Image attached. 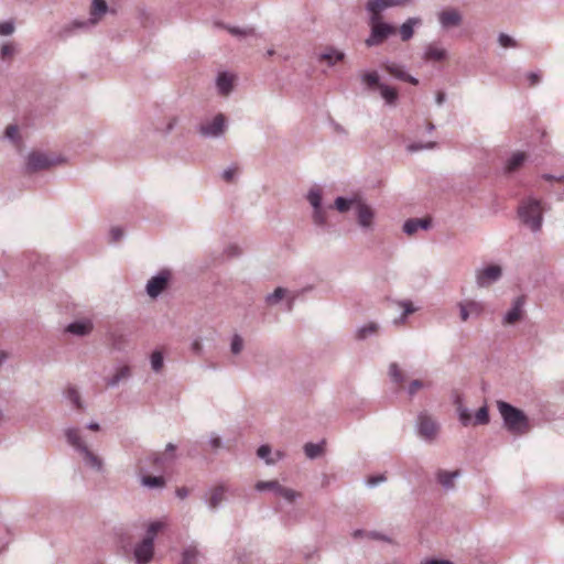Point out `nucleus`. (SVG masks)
<instances>
[{
  "mask_svg": "<svg viewBox=\"0 0 564 564\" xmlns=\"http://www.w3.org/2000/svg\"><path fill=\"white\" fill-rule=\"evenodd\" d=\"M497 408L503 420V425L509 432L522 435L530 431L529 417L522 410L505 401H497Z\"/></svg>",
  "mask_w": 564,
  "mask_h": 564,
  "instance_id": "1",
  "label": "nucleus"
},
{
  "mask_svg": "<svg viewBox=\"0 0 564 564\" xmlns=\"http://www.w3.org/2000/svg\"><path fill=\"white\" fill-rule=\"evenodd\" d=\"M165 528L163 521H153L149 523L144 538L134 545L133 558L135 564H148L154 555V540L160 531Z\"/></svg>",
  "mask_w": 564,
  "mask_h": 564,
  "instance_id": "2",
  "label": "nucleus"
},
{
  "mask_svg": "<svg viewBox=\"0 0 564 564\" xmlns=\"http://www.w3.org/2000/svg\"><path fill=\"white\" fill-rule=\"evenodd\" d=\"M543 212L544 208L542 202L534 197L523 199L518 207V216L520 220L533 232L541 230Z\"/></svg>",
  "mask_w": 564,
  "mask_h": 564,
  "instance_id": "3",
  "label": "nucleus"
},
{
  "mask_svg": "<svg viewBox=\"0 0 564 564\" xmlns=\"http://www.w3.org/2000/svg\"><path fill=\"white\" fill-rule=\"evenodd\" d=\"M368 25L370 26V34L365 40L368 47L381 45L397 32L392 24L382 21V15L368 14Z\"/></svg>",
  "mask_w": 564,
  "mask_h": 564,
  "instance_id": "4",
  "label": "nucleus"
},
{
  "mask_svg": "<svg viewBox=\"0 0 564 564\" xmlns=\"http://www.w3.org/2000/svg\"><path fill=\"white\" fill-rule=\"evenodd\" d=\"M65 437H66L67 443L70 446H73L83 456V459L85 460L86 465H88L89 467H91L98 471L102 470V467H104L102 459L87 447V445L84 443V441L80 436V432L78 429H75V427L66 429Z\"/></svg>",
  "mask_w": 564,
  "mask_h": 564,
  "instance_id": "5",
  "label": "nucleus"
},
{
  "mask_svg": "<svg viewBox=\"0 0 564 564\" xmlns=\"http://www.w3.org/2000/svg\"><path fill=\"white\" fill-rule=\"evenodd\" d=\"M108 10L106 0H93L90 9V18L88 20H75L63 31V35L67 36L70 34L73 29H87L97 24L98 19L105 14Z\"/></svg>",
  "mask_w": 564,
  "mask_h": 564,
  "instance_id": "6",
  "label": "nucleus"
},
{
  "mask_svg": "<svg viewBox=\"0 0 564 564\" xmlns=\"http://www.w3.org/2000/svg\"><path fill=\"white\" fill-rule=\"evenodd\" d=\"M416 431L422 440L432 443L438 435L440 424L426 412H421L416 417Z\"/></svg>",
  "mask_w": 564,
  "mask_h": 564,
  "instance_id": "7",
  "label": "nucleus"
},
{
  "mask_svg": "<svg viewBox=\"0 0 564 564\" xmlns=\"http://www.w3.org/2000/svg\"><path fill=\"white\" fill-rule=\"evenodd\" d=\"M63 162V159H54L50 158L47 154L39 151H33L29 153L26 158L25 171L26 173H35L39 171H44L50 169L53 165L59 164Z\"/></svg>",
  "mask_w": 564,
  "mask_h": 564,
  "instance_id": "8",
  "label": "nucleus"
},
{
  "mask_svg": "<svg viewBox=\"0 0 564 564\" xmlns=\"http://www.w3.org/2000/svg\"><path fill=\"white\" fill-rule=\"evenodd\" d=\"M306 198L310 205L313 207V221L316 226L325 227L327 225L326 210L322 206V191L318 187H312Z\"/></svg>",
  "mask_w": 564,
  "mask_h": 564,
  "instance_id": "9",
  "label": "nucleus"
},
{
  "mask_svg": "<svg viewBox=\"0 0 564 564\" xmlns=\"http://www.w3.org/2000/svg\"><path fill=\"white\" fill-rule=\"evenodd\" d=\"M171 272L166 269L161 270L156 275L152 276L145 286L147 293L150 297H158L169 284Z\"/></svg>",
  "mask_w": 564,
  "mask_h": 564,
  "instance_id": "10",
  "label": "nucleus"
},
{
  "mask_svg": "<svg viewBox=\"0 0 564 564\" xmlns=\"http://www.w3.org/2000/svg\"><path fill=\"white\" fill-rule=\"evenodd\" d=\"M501 275V267L498 264H490L476 271V283L479 288H486L497 282Z\"/></svg>",
  "mask_w": 564,
  "mask_h": 564,
  "instance_id": "11",
  "label": "nucleus"
},
{
  "mask_svg": "<svg viewBox=\"0 0 564 564\" xmlns=\"http://www.w3.org/2000/svg\"><path fill=\"white\" fill-rule=\"evenodd\" d=\"M226 130V118L223 113L215 116L212 122L202 123L198 132L205 138H219Z\"/></svg>",
  "mask_w": 564,
  "mask_h": 564,
  "instance_id": "12",
  "label": "nucleus"
},
{
  "mask_svg": "<svg viewBox=\"0 0 564 564\" xmlns=\"http://www.w3.org/2000/svg\"><path fill=\"white\" fill-rule=\"evenodd\" d=\"M414 0H368L365 9L368 14L381 15V13L390 8L406 7Z\"/></svg>",
  "mask_w": 564,
  "mask_h": 564,
  "instance_id": "13",
  "label": "nucleus"
},
{
  "mask_svg": "<svg viewBox=\"0 0 564 564\" xmlns=\"http://www.w3.org/2000/svg\"><path fill=\"white\" fill-rule=\"evenodd\" d=\"M381 67L387 72L389 73L392 77L399 79V80H403V82H406V83H410L412 85H417L419 84V80L417 78H415L414 76L410 75L406 73L404 66L400 65V64H397V63H393V62H390V61H386L381 64Z\"/></svg>",
  "mask_w": 564,
  "mask_h": 564,
  "instance_id": "14",
  "label": "nucleus"
},
{
  "mask_svg": "<svg viewBox=\"0 0 564 564\" xmlns=\"http://www.w3.org/2000/svg\"><path fill=\"white\" fill-rule=\"evenodd\" d=\"M357 223L362 229L372 228L375 213L372 208L367 205L361 198L357 202L356 206Z\"/></svg>",
  "mask_w": 564,
  "mask_h": 564,
  "instance_id": "15",
  "label": "nucleus"
},
{
  "mask_svg": "<svg viewBox=\"0 0 564 564\" xmlns=\"http://www.w3.org/2000/svg\"><path fill=\"white\" fill-rule=\"evenodd\" d=\"M438 22L445 30L459 26L463 22V15L457 9H447L438 13Z\"/></svg>",
  "mask_w": 564,
  "mask_h": 564,
  "instance_id": "16",
  "label": "nucleus"
},
{
  "mask_svg": "<svg viewBox=\"0 0 564 564\" xmlns=\"http://www.w3.org/2000/svg\"><path fill=\"white\" fill-rule=\"evenodd\" d=\"M132 371L131 368L127 365L119 366L116 368L115 373L111 377L106 378V384L109 388H116L121 382L127 381L131 378Z\"/></svg>",
  "mask_w": 564,
  "mask_h": 564,
  "instance_id": "17",
  "label": "nucleus"
},
{
  "mask_svg": "<svg viewBox=\"0 0 564 564\" xmlns=\"http://www.w3.org/2000/svg\"><path fill=\"white\" fill-rule=\"evenodd\" d=\"M523 305L524 299L522 296L517 297L512 303V307L505 314L502 323L511 325L520 321Z\"/></svg>",
  "mask_w": 564,
  "mask_h": 564,
  "instance_id": "18",
  "label": "nucleus"
},
{
  "mask_svg": "<svg viewBox=\"0 0 564 564\" xmlns=\"http://www.w3.org/2000/svg\"><path fill=\"white\" fill-rule=\"evenodd\" d=\"M63 394L75 410L79 412H84L86 410V405L82 399V395L75 386H67Z\"/></svg>",
  "mask_w": 564,
  "mask_h": 564,
  "instance_id": "19",
  "label": "nucleus"
},
{
  "mask_svg": "<svg viewBox=\"0 0 564 564\" xmlns=\"http://www.w3.org/2000/svg\"><path fill=\"white\" fill-rule=\"evenodd\" d=\"M436 480L445 490H451L455 487V479L460 476V470L456 469L447 471L445 469H438L435 474Z\"/></svg>",
  "mask_w": 564,
  "mask_h": 564,
  "instance_id": "20",
  "label": "nucleus"
},
{
  "mask_svg": "<svg viewBox=\"0 0 564 564\" xmlns=\"http://www.w3.org/2000/svg\"><path fill=\"white\" fill-rule=\"evenodd\" d=\"M227 487L219 485L210 489L207 505L210 510H217L220 505L226 500Z\"/></svg>",
  "mask_w": 564,
  "mask_h": 564,
  "instance_id": "21",
  "label": "nucleus"
},
{
  "mask_svg": "<svg viewBox=\"0 0 564 564\" xmlns=\"http://www.w3.org/2000/svg\"><path fill=\"white\" fill-rule=\"evenodd\" d=\"M91 330L93 323L88 319L75 321L66 327V332L79 337L90 334Z\"/></svg>",
  "mask_w": 564,
  "mask_h": 564,
  "instance_id": "22",
  "label": "nucleus"
},
{
  "mask_svg": "<svg viewBox=\"0 0 564 564\" xmlns=\"http://www.w3.org/2000/svg\"><path fill=\"white\" fill-rule=\"evenodd\" d=\"M422 20L420 18H409L399 29L400 37L403 42H408L413 37L414 26L420 25Z\"/></svg>",
  "mask_w": 564,
  "mask_h": 564,
  "instance_id": "23",
  "label": "nucleus"
},
{
  "mask_svg": "<svg viewBox=\"0 0 564 564\" xmlns=\"http://www.w3.org/2000/svg\"><path fill=\"white\" fill-rule=\"evenodd\" d=\"M447 57V51L445 48L438 47L434 44H429L423 54V58L427 62L434 61V62H441L446 59Z\"/></svg>",
  "mask_w": 564,
  "mask_h": 564,
  "instance_id": "24",
  "label": "nucleus"
},
{
  "mask_svg": "<svg viewBox=\"0 0 564 564\" xmlns=\"http://www.w3.org/2000/svg\"><path fill=\"white\" fill-rule=\"evenodd\" d=\"M216 86L220 95L227 96L234 88V78L228 73H220L216 79Z\"/></svg>",
  "mask_w": 564,
  "mask_h": 564,
  "instance_id": "25",
  "label": "nucleus"
},
{
  "mask_svg": "<svg viewBox=\"0 0 564 564\" xmlns=\"http://www.w3.org/2000/svg\"><path fill=\"white\" fill-rule=\"evenodd\" d=\"M377 90L379 91L380 96L382 97V99L386 101V104L388 106L397 105L399 94L394 87L382 83Z\"/></svg>",
  "mask_w": 564,
  "mask_h": 564,
  "instance_id": "26",
  "label": "nucleus"
},
{
  "mask_svg": "<svg viewBox=\"0 0 564 564\" xmlns=\"http://www.w3.org/2000/svg\"><path fill=\"white\" fill-rule=\"evenodd\" d=\"M345 58V53L336 50L333 46H328L319 55L321 61H325L328 66H334L337 62H341Z\"/></svg>",
  "mask_w": 564,
  "mask_h": 564,
  "instance_id": "27",
  "label": "nucleus"
},
{
  "mask_svg": "<svg viewBox=\"0 0 564 564\" xmlns=\"http://www.w3.org/2000/svg\"><path fill=\"white\" fill-rule=\"evenodd\" d=\"M379 324L375 322L367 323L365 325L359 326L356 329V339L357 340H365L373 335H376L379 332Z\"/></svg>",
  "mask_w": 564,
  "mask_h": 564,
  "instance_id": "28",
  "label": "nucleus"
},
{
  "mask_svg": "<svg viewBox=\"0 0 564 564\" xmlns=\"http://www.w3.org/2000/svg\"><path fill=\"white\" fill-rule=\"evenodd\" d=\"M361 82L365 84L367 90L375 91L382 84L380 82V76L377 70L365 72L360 76Z\"/></svg>",
  "mask_w": 564,
  "mask_h": 564,
  "instance_id": "29",
  "label": "nucleus"
},
{
  "mask_svg": "<svg viewBox=\"0 0 564 564\" xmlns=\"http://www.w3.org/2000/svg\"><path fill=\"white\" fill-rule=\"evenodd\" d=\"M359 199L360 198L358 196H354L350 198L338 196L334 202V207L340 213H346L351 207L356 208L357 202H359Z\"/></svg>",
  "mask_w": 564,
  "mask_h": 564,
  "instance_id": "30",
  "label": "nucleus"
},
{
  "mask_svg": "<svg viewBox=\"0 0 564 564\" xmlns=\"http://www.w3.org/2000/svg\"><path fill=\"white\" fill-rule=\"evenodd\" d=\"M527 159L523 152L513 153L512 156L506 163V172L513 173L522 166Z\"/></svg>",
  "mask_w": 564,
  "mask_h": 564,
  "instance_id": "31",
  "label": "nucleus"
},
{
  "mask_svg": "<svg viewBox=\"0 0 564 564\" xmlns=\"http://www.w3.org/2000/svg\"><path fill=\"white\" fill-rule=\"evenodd\" d=\"M174 456H169L166 454L161 453H151L147 460L156 468H163L166 463L172 462Z\"/></svg>",
  "mask_w": 564,
  "mask_h": 564,
  "instance_id": "32",
  "label": "nucleus"
},
{
  "mask_svg": "<svg viewBox=\"0 0 564 564\" xmlns=\"http://www.w3.org/2000/svg\"><path fill=\"white\" fill-rule=\"evenodd\" d=\"M199 551L196 545H188L182 552V564H196Z\"/></svg>",
  "mask_w": 564,
  "mask_h": 564,
  "instance_id": "33",
  "label": "nucleus"
},
{
  "mask_svg": "<svg viewBox=\"0 0 564 564\" xmlns=\"http://www.w3.org/2000/svg\"><path fill=\"white\" fill-rule=\"evenodd\" d=\"M281 486L278 480H260L254 485V488L258 491L271 490L276 496Z\"/></svg>",
  "mask_w": 564,
  "mask_h": 564,
  "instance_id": "34",
  "label": "nucleus"
},
{
  "mask_svg": "<svg viewBox=\"0 0 564 564\" xmlns=\"http://www.w3.org/2000/svg\"><path fill=\"white\" fill-rule=\"evenodd\" d=\"M141 484L148 488H163L165 480L162 476H142Z\"/></svg>",
  "mask_w": 564,
  "mask_h": 564,
  "instance_id": "35",
  "label": "nucleus"
},
{
  "mask_svg": "<svg viewBox=\"0 0 564 564\" xmlns=\"http://www.w3.org/2000/svg\"><path fill=\"white\" fill-rule=\"evenodd\" d=\"M323 443H306L304 445V453L310 459L318 457L323 453Z\"/></svg>",
  "mask_w": 564,
  "mask_h": 564,
  "instance_id": "36",
  "label": "nucleus"
},
{
  "mask_svg": "<svg viewBox=\"0 0 564 564\" xmlns=\"http://www.w3.org/2000/svg\"><path fill=\"white\" fill-rule=\"evenodd\" d=\"M111 347L116 350H123L128 344L126 335L121 333H112L110 336Z\"/></svg>",
  "mask_w": 564,
  "mask_h": 564,
  "instance_id": "37",
  "label": "nucleus"
},
{
  "mask_svg": "<svg viewBox=\"0 0 564 564\" xmlns=\"http://www.w3.org/2000/svg\"><path fill=\"white\" fill-rule=\"evenodd\" d=\"M286 295V290L284 288H276L272 293L265 296V302L268 305L278 304L284 296Z\"/></svg>",
  "mask_w": 564,
  "mask_h": 564,
  "instance_id": "38",
  "label": "nucleus"
},
{
  "mask_svg": "<svg viewBox=\"0 0 564 564\" xmlns=\"http://www.w3.org/2000/svg\"><path fill=\"white\" fill-rule=\"evenodd\" d=\"M226 30L234 36H254L256 30L252 26L238 28V26H226Z\"/></svg>",
  "mask_w": 564,
  "mask_h": 564,
  "instance_id": "39",
  "label": "nucleus"
},
{
  "mask_svg": "<svg viewBox=\"0 0 564 564\" xmlns=\"http://www.w3.org/2000/svg\"><path fill=\"white\" fill-rule=\"evenodd\" d=\"M490 421L489 417V411L487 405L481 406L474 416V424L475 425H486Z\"/></svg>",
  "mask_w": 564,
  "mask_h": 564,
  "instance_id": "40",
  "label": "nucleus"
},
{
  "mask_svg": "<svg viewBox=\"0 0 564 564\" xmlns=\"http://www.w3.org/2000/svg\"><path fill=\"white\" fill-rule=\"evenodd\" d=\"M245 347L243 338L239 334H235L230 340V351L232 355H239Z\"/></svg>",
  "mask_w": 564,
  "mask_h": 564,
  "instance_id": "41",
  "label": "nucleus"
},
{
  "mask_svg": "<svg viewBox=\"0 0 564 564\" xmlns=\"http://www.w3.org/2000/svg\"><path fill=\"white\" fill-rule=\"evenodd\" d=\"M389 376L395 383H402L404 381V376L399 368L397 362H391L389 366Z\"/></svg>",
  "mask_w": 564,
  "mask_h": 564,
  "instance_id": "42",
  "label": "nucleus"
},
{
  "mask_svg": "<svg viewBox=\"0 0 564 564\" xmlns=\"http://www.w3.org/2000/svg\"><path fill=\"white\" fill-rule=\"evenodd\" d=\"M437 145L436 142H426V143H422V142H413L411 144H409L406 147V150L411 153L413 152H417V151H421V150H432V149H435Z\"/></svg>",
  "mask_w": 564,
  "mask_h": 564,
  "instance_id": "43",
  "label": "nucleus"
},
{
  "mask_svg": "<svg viewBox=\"0 0 564 564\" xmlns=\"http://www.w3.org/2000/svg\"><path fill=\"white\" fill-rule=\"evenodd\" d=\"M498 43L505 48H514L519 46L518 42L506 33H500L498 35Z\"/></svg>",
  "mask_w": 564,
  "mask_h": 564,
  "instance_id": "44",
  "label": "nucleus"
},
{
  "mask_svg": "<svg viewBox=\"0 0 564 564\" xmlns=\"http://www.w3.org/2000/svg\"><path fill=\"white\" fill-rule=\"evenodd\" d=\"M151 368L153 371L159 372L163 368V355L161 351L155 350L151 355Z\"/></svg>",
  "mask_w": 564,
  "mask_h": 564,
  "instance_id": "45",
  "label": "nucleus"
},
{
  "mask_svg": "<svg viewBox=\"0 0 564 564\" xmlns=\"http://www.w3.org/2000/svg\"><path fill=\"white\" fill-rule=\"evenodd\" d=\"M456 411L458 414L459 422L464 426L469 425L471 422V414H470L469 410L464 405H459L458 409H456Z\"/></svg>",
  "mask_w": 564,
  "mask_h": 564,
  "instance_id": "46",
  "label": "nucleus"
},
{
  "mask_svg": "<svg viewBox=\"0 0 564 564\" xmlns=\"http://www.w3.org/2000/svg\"><path fill=\"white\" fill-rule=\"evenodd\" d=\"M276 496L284 498L289 502H293L297 497H300V494L291 488L281 486Z\"/></svg>",
  "mask_w": 564,
  "mask_h": 564,
  "instance_id": "47",
  "label": "nucleus"
},
{
  "mask_svg": "<svg viewBox=\"0 0 564 564\" xmlns=\"http://www.w3.org/2000/svg\"><path fill=\"white\" fill-rule=\"evenodd\" d=\"M4 137L13 143L20 140L19 128L15 124H9L4 130Z\"/></svg>",
  "mask_w": 564,
  "mask_h": 564,
  "instance_id": "48",
  "label": "nucleus"
},
{
  "mask_svg": "<svg viewBox=\"0 0 564 564\" xmlns=\"http://www.w3.org/2000/svg\"><path fill=\"white\" fill-rule=\"evenodd\" d=\"M464 304L468 308L469 314L471 316L478 317L484 311L482 304L477 301H467V302H464Z\"/></svg>",
  "mask_w": 564,
  "mask_h": 564,
  "instance_id": "49",
  "label": "nucleus"
},
{
  "mask_svg": "<svg viewBox=\"0 0 564 564\" xmlns=\"http://www.w3.org/2000/svg\"><path fill=\"white\" fill-rule=\"evenodd\" d=\"M15 31V23L13 20L3 21L0 23V35L9 36Z\"/></svg>",
  "mask_w": 564,
  "mask_h": 564,
  "instance_id": "50",
  "label": "nucleus"
},
{
  "mask_svg": "<svg viewBox=\"0 0 564 564\" xmlns=\"http://www.w3.org/2000/svg\"><path fill=\"white\" fill-rule=\"evenodd\" d=\"M17 52V46L13 43H6L0 47V57L6 59L11 57Z\"/></svg>",
  "mask_w": 564,
  "mask_h": 564,
  "instance_id": "51",
  "label": "nucleus"
},
{
  "mask_svg": "<svg viewBox=\"0 0 564 564\" xmlns=\"http://www.w3.org/2000/svg\"><path fill=\"white\" fill-rule=\"evenodd\" d=\"M257 455L259 458L264 459L268 465L273 464V460L270 458L271 447L269 445H261L257 451Z\"/></svg>",
  "mask_w": 564,
  "mask_h": 564,
  "instance_id": "52",
  "label": "nucleus"
},
{
  "mask_svg": "<svg viewBox=\"0 0 564 564\" xmlns=\"http://www.w3.org/2000/svg\"><path fill=\"white\" fill-rule=\"evenodd\" d=\"M419 230V226L416 224V218H410L408 220L404 221L403 224V231L409 235V236H412L414 235L416 231Z\"/></svg>",
  "mask_w": 564,
  "mask_h": 564,
  "instance_id": "53",
  "label": "nucleus"
},
{
  "mask_svg": "<svg viewBox=\"0 0 564 564\" xmlns=\"http://www.w3.org/2000/svg\"><path fill=\"white\" fill-rule=\"evenodd\" d=\"M397 304L403 310L404 316H408L416 311V307H414L410 300L398 301Z\"/></svg>",
  "mask_w": 564,
  "mask_h": 564,
  "instance_id": "54",
  "label": "nucleus"
},
{
  "mask_svg": "<svg viewBox=\"0 0 564 564\" xmlns=\"http://www.w3.org/2000/svg\"><path fill=\"white\" fill-rule=\"evenodd\" d=\"M423 387H424L423 381H421V380H419V379L413 380V381L410 383L409 388H408V393H409V395H410V397H413V395L416 393V391H417L419 389H422Z\"/></svg>",
  "mask_w": 564,
  "mask_h": 564,
  "instance_id": "55",
  "label": "nucleus"
},
{
  "mask_svg": "<svg viewBox=\"0 0 564 564\" xmlns=\"http://www.w3.org/2000/svg\"><path fill=\"white\" fill-rule=\"evenodd\" d=\"M236 173H237V167L229 166L223 171L221 176L226 182H231V181H234Z\"/></svg>",
  "mask_w": 564,
  "mask_h": 564,
  "instance_id": "56",
  "label": "nucleus"
},
{
  "mask_svg": "<svg viewBox=\"0 0 564 564\" xmlns=\"http://www.w3.org/2000/svg\"><path fill=\"white\" fill-rule=\"evenodd\" d=\"M386 480H387V478L384 475L371 476L367 479V485H368V487L372 488L381 482H384Z\"/></svg>",
  "mask_w": 564,
  "mask_h": 564,
  "instance_id": "57",
  "label": "nucleus"
},
{
  "mask_svg": "<svg viewBox=\"0 0 564 564\" xmlns=\"http://www.w3.org/2000/svg\"><path fill=\"white\" fill-rule=\"evenodd\" d=\"M527 78L529 80L530 86H535L541 82L542 75L540 72H530L527 75Z\"/></svg>",
  "mask_w": 564,
  "mask_h": 564,
  "instance_id": "58",
  "label": "nucleus"
},
{
  "mask_svg": "<svg viewBox=\"0 0 564 564\" xmlns=\"http://www.w3.org/2000/svg\"><path fill=\"white\" fill-rule=\"evenodd\" d=\"M123 237V231L120 227H113L110 229L111 242H118Z\"/></svg>",
  "mask_w": 564,
  "mask_h": 564,
  "instance_id": "59",
  "label": "nucleus"
},
{
  "mask_svg": "<svg viewBox=\"0 0 564 564\" xmlns=\"http://www.w3.org/2000/svg\"><path fill=\"white\" fill-rule=\"evenodd\" d=\"M191 350L197 356H200L203 354V344L199 338H196L192 341Z\"/></svg>",
  "mask_w": 564,
  "mask_h": 564,
  "instance_id": "60",
  "label": "nucleus"
},
{
  "mask_svg": "<svg viewBox=\"0 0 564 564\" xmlns=\"http://www.w3.org/2000/svg\"><path fill=\"white\" fill-rule=\"evenodd\" d=\"M458 308H459L460 319L463 322H466L469 318V316H471V315L469 314V311L466 307V305L464 304V302L458 303Z\"/></svg>",
  "mask_w": 564,
  "mask_h": 564,
  "instance_id": "61",
  "label": "nucleus"
},
{
  "mask_svg": "<svg viewBox=\"0 0 564 564\" xmlns=\"http://www.w3.org/2000/svg\"><path fill=\"white\" fill-rule=\"evenodd\" d=\"M369 539H372V540H380V541H384V542H389L391 543V539L380 532H377V531H369Z\"/></svg>",
  "mask_w": 564,
  "mask_h": 564,
  "instance_id": "62",
  "label": "nucleus"
},
{
  "mask_svg": "<svg viewBox=\"0 0 564 564\" xmlns=\"http://www.w3.org/2000/svg\"><path fill=\"white\" fill-rule=\"evenodd\" d=\"M419 229L427 230L431 227V219L429 218H416Z\"/></svg>",
  "mask_w": 564,
  "mask_h": 564,
  "instance_id": "63",
  "label": "nucleus"
},
{
  "mask_svg": "<svg viewBox=\"0 0 564 564\" xmlns=\"http://www.w3.org/2000/svg\"><path fill=\"white\" fill-rule=\"evenodd\" d=\"M422 564H454L449 560H438V558H430L422 562Z\"/></svg>",
  "mask_w": 564,
  "mask_h": 564,
  "instance_id": "64",
  "label": "nucleus"
}]
</instances>
